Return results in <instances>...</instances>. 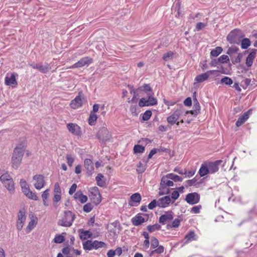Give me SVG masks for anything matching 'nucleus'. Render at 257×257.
I'll return each instance as SVG.
<instances>
[{
  "label": "nucleus",
  "mask_w": 257,
  "mask_h": 257,
  "mask_svg": "<svg viewBox=\"0 0 257 257\" xmlns=\"http://www.w3.org/2000/svg\"><path fill=\"white\" fill-rule=\"evenodd\" d=\"M0 180L10 193H13L15 192V185L13 179L7 172L0 170Z\"/></svg>",
  "instance_id": "1"
},
{
  "label": "nucleus",
  "mask_w": 257,
  "mask_h": 257,
  "mask_svg": "<svg viewBox=\"0 0 257 257\" xmlns=\"http://www.w3.org/2000/svg\"><path fill=\"white\" fill-rule=\"evenodd\" d=\"M171 202L170 197L169 196H165L159 198L157 200L156 199L153 200L149 204L148 208L151 210L157 206L161 208H166L169 205Z\"/></svg>",
  "instance_id": "2"
},
{
  "label": "nucleus",
  "mask_w": 257,
  "mask_h": 257,
  "mask_svg": "<svg viewBox=\"0 0 257 257\" xmlns=\"http://www.w3.org/2000/svg\"><path fill=\"white\" fill-rule=\"evenodd\" d=\"M75 218V215L70 211H65L61 219L58 222V224L60 226L70 227Z\"/></svg>",
  "instance_id": "3"
},
{
  "label": "nucleus",
  "mask_w": 257,
  "mask_h": 257,
  "mask_svg": "<svg viewBox=\"0 0 257 257\" xmlns=\"http://www.w3.org/2000/svg\"><path fill=\"white\" fill-rule=\"evenodd\" d=\"M243 37L244 35L241 31L234 29L229 33L227 40L231 44H237Z\"/></svg>",
  "instance_id": "4"
},
{
  "label": "nucleus",
  "mask_w": 257,
  "mask_h": 257,
  "mask_svg": "<svg viewBox=\"0 0 257 257\" xmlns=\"http://www.w3.org/2000/svg\"><path fill=\"white\" fill-rule=\"evenodd\" d=\"M219 71L217 70H209L207 72L197 75L194 79L195 82L200 83L207 80L211 75L214 77H218L219 75Z\"/></svg>",
  "instance_id": "5"
},
{
  "label": "nucleus",
  "mask_w": 257,
  "mask_h": 257,
  "mask_svg": "<svg viewBox=\"0 0 257 257\" xmlns=\"http://www.w3.org/2000/svg\"><path fill=\"white\" fill-rule=\"evenodd\" d=\"M158 240L155 237H153L151 240V247L155 249L149 252L150 256L154 255L155 253L161 254L164 251V247L162 245H159Z\"/></svg>",
  "instance_id": "6"
},
{
  "label": "nucleus",
  "mask_w": 257,
  "mask_h": 257,
  "mask_svg": "<svg viewBox=\"0 0 257 257\" xmlns=\"http://www.w3.org/2000/svg\"><path fill=\"white\" fill-rule=\"evenodd\" d=\"M184 112L183 106L181 105H179L176 109L174 112L167 118V122L171 125L176 123L179 117Z\"/></svg>",
  "instance_id": "7"
},
{
  "label": "nucleus",
  "mask_w": 257,
  "mask_h": 257,
  "mask_svg": "<svg viewBox=\"0 0 257 257\" xmlns=\"http://www.w3.org/2000/svg\"><path fill=\"white\" fill-rule=\"evenodd\" d=\"M148 95V98H142L139 102V105L140 107H143L145 106H153L157 103V100L156 98L153 97V94H150Z\"/></svg>",
  "instance_id": "8"
},
{
  "label": "nucleus",
  "mask_w": 257,
  "mask_h": 257,
  "mask_svg": "<svg viewBox=\"0 0 257 257\" xmlns=\"http://www.w3.org/2000/svg\"><path fill=\"white\" fill-rule=\"evenodd\" d=\"M67 128L73 135L79 136L81 135V128L76 123H69L66 125Z\"/></svg>",
  "instance_id": "9"
},
{
  "label": "nucleus",
  "mask_w": 257,
  "mask_h": 257,
  "mask_svg": "<svg viewBox=\"0 0 257 257\" xmlns=\"http://www.w3.org/2000/svg\"><path fill=\"white\" fill-rule=\"evenodd\" d=\"M92 63V59L88 57H85L75 63L69 67V68H80L85 66H88Z\"/></svg>",
  "instance_id": "10"
},
{
  "label": "nucleus",
  "mask_w": 257,
  "mask_h": 257,
  "mask_svg": "<svg viewBox=\"0 0 257 257\" xmlns=\"http://www.w3.org/2000/svg\"><path fill=\"white\" fill-rule=\"evenodd\" d=\"M185 200L190 205L197 204L199 202L200 195L196 192L189 193L186 195Z\"/></svg>",
  "instance_id": "11"
},
{
  "label": "nucleus",
  "mask_w": 257,
  "mask_h": 257,
  "mask_svg": "<svg viewBox=\"0 0 257 257\" xmlns=\"http://www.w3.org/2000/svg\"><path fill=\"white\" fill-rule=\"evenodd\" d=\"M35 181L34 185L36 189L41 190L45 185L44 176L42 175H36L33 177Z\"/></svg>",
  "instance_id": "12"
},
{
  "label": "nucleus",
  "mask_w": 257,
  "mask_h": 257,
  "mask_svg": "<svg viewBox=\"0 0 257 257\" xmlns=\"http://www.w3.org/2000/svg\"><path fill=\"white\" fill-rule=\"evenodd\" d=\"M24 154V147L17 146L14 150L12 159L13 161H21Z\"/></svg>",
  "instance_id": "13"
},
{
  "label": "nucleus",
  "mask_w": 257,
  "mask_h": 257,
  "mask_svg": "<svg viewBox=\"0 0 257 257\" xmlns=\"http://www.w3.org/2000/svg\"><path fill=\"white\" fill-rule=\"evenodd\" d=\"M26 219V217L25 212L21 210L20 211L18 214V219L17 221V228L18 230H22Z\"/></svg>",
  "instance_id": "14"
},
{
  "label": "nucleus",
  "mask_w": 257,
  "mask_h": 257,
  "mask_svg": "<svg viewBox=\"0 0 257 257\" xmlns=\"http://www.w3.org/2000/svg\"><path fill=\"white\" fill-rule=\"evenodd\" d=\"M5 84L8 86L15 87L17 85L16 76L14 73H8L5 77Z\"/></svg>",
  "instance_id": "15"
},
{
  "label": "nucleus",
  "mask_w": 257,
  "mask_h": 257,
  "mask_svg": "<svg viewBox=\"0 0 257 257\" xmlns=\"http://www.w3.org/2000/svg\"><path fill=\"white\" fill-rule=\"evenodd\" d=\"M34 69H38L42 73H45L51 69L50 65L48 63L42 64L41 63L36 64H30Z\"/></svg>",
  "instance_id": "16"
},
{
  "label": "nucleus",
  "mask_w": 257,
  "mask_h": 257,
  "mask_svg": "<svg viewBox=\"0 0 257 257\" xmlns=\"http://www.w3.org/2000/svg\"><path fill=\"white\" fill-rule=\"evenodd\" d=\"M173 219V213L172 211L166 212L159 218V222L165 224Z\"/></svg>",
  "instance_id": "17"
},
{
  "label": "nucleus",
  "mask_w": 257,
  "mask_h": 257,
  "mask_svg": "<svg viewBox=\"0 0 257 257\" xmlns=\"http://www.w3.org/2000/svg\"><path fill=\"white\" fill-rule=\"evenodd\" d=\"M98 137L102 142H105L110 138V134L108 130L106 127H102L98 132Z\"/></svg>",
  "instance_id": "18"
},
{
  "label": "nucleus",
  "mask_w": 257,
  "mask_h": 257,
  "mask_svg": "<svg viewBox=\"0 0 257 257\" xmlns=\"http://www.w3.org/2000/svg\"><path fill=\"white\" fill-rule=\"evenodd\" d=\"M83 101L80 95H78L71 101L70 106L73 109H77L81 107Z\"/></svg>",
  "instance_id": "19"
},
{
  "label": "nucleus",
  "mask_w": 257,
  "mask_h": 257,
  "mask_svg": "<svg viewBox=\"0 0 257 257\" xmlns=\"http://www.w3.org/2000/svg\"><path fill=\"white\" fill-rule=\"evenodd\" d=\"M251 113V110H248L240 116L236 122V125L237 127L241 126L249 118V115Z\"/></svg>",
  "instance_id": "20"
},
{
  "label": "nucleus",
  "mask_w": 257,
  "mask_h": 257,
  "mask_svg": "<svg viewBox=\"0 0 257 257\" xmlns=\"http://www.w3.org/2000/svg\"><path fill=\"white\" fill-rule=\"evenodd\" d=\"M256 50L252 49L251 52L248 54L245 60V64L247 67L252 66L253 60L256 57Z\"/></svg>",
  "instance_id": "21"
},
{
  "label": "nucleus",
  "mask_w": 257,
  "mask_h": 257,
  "mask_svg": "<svg viewBox=\"0 0 257 257\" xmlns=\"http://www.w3.org/2000/svg\"><path fill=\"white\" fill-rule=\"evenodd\" d=\"M211 171L210 163H204L202 165L199 170V174L202 177L207 175L208 173H211Z\"/></svg>",
  "instance_id": "22"
},
{
  "label": "nucleus",
  "mask_w": 257,
  "mask_h": 257,
  "mask_svg": "<svg viewBox=\"0 0 257 257\" xmlns=\"http://www.w3.org/2000/svg\"><path fill=\"white\" fill-rule=\"evenodd\" d=\"M185 243H188L192 241L197 240L196 235L193 231H189L185 236Z\"/></svg>",
  "instance_id": "23"
},
{
  "label": "nucleus",
  "mask_w": 257,
  "mask_h": 257,
  "mask_svg": "<svg viewBox=\"0 0 257 257\" xmlns=\"http://www.w3.org/2000/svg\"><path fill=\"white\" fill-rule=\"evenodd\" d=\"M141 200V196L140 194L138 193H135L131 196L129 204L131 206H135V203H139Z\"/></svg>",
  "instance_id": "24"
},
{
  "label": "nucleus",
  "mask_w": 257,
  "mask_h": 257,
  "mask_svg": "<svg viewBox=\"0 0 257 257\" xmlns=\"http://www.w3.org/2000/svg\"><path fill=\"white\" fill-rule=\"evenodd\" d=\"M146 221V219L140 215H137L132 219L133 224L135 226H138Z\"/></svg>",
  "instance_id": "25"
},
{
  "label": "nucleus",
  "mask_w": 257,
  "mask_h": 257,
  "mask_svg": "<svg viewBox=\"0 0 257 257\" xmlns=\"http://www.w3.org/2000/svg\"><path fill=\"white\" fill-rule=\"evenodd\" d=\"M200 110V106L199 102L196 99V102L193 105V109L190 111H186L185 112L186 114L188 113H190L192 115H197L199 112Z\"/></svg>",
  "instance_id": "26"
},
{
  "label": "nucleus",
  "mask_w": 257,
  "mask_h": 257,
  "mask_svg": "<svg viewBox=\"0 0 257 257\" xmlns=\"http://www.w3.org/2000/svg\"><path fill=\"white\" fill-rule=\"evenodd\" d=\"M170 178L168 177V174L165 176H163L162 178L161 182V185H162V186H167V187H170L173 186V182L172 181H171L170 180Z\"/></svg>",
  "instance_id": "27"
},
{
  "label": "nucleus",
  "mask_w": 257,
  "mask_h": 257,
  "mask_svg": "<svg viewBox=\"0 0 257 257\" xmlns=\"http://www.w3.org/2000/svg\"><path fill=\"white\" fill-rule=\"evenodd\" d=\"M95 180L98 186L100 187H104L105 186L106 183L104 177L102 174H98L95 178Z\"/></svg>",
  "instance_id": "28"
},
{
  "label": "nucleus",
  "mask_w": 257,
  "mask_h": 257,
  "mask_svg": "<svg viewBox=\"0 0 257 257\" xmlns=\"http://www.w3.org/2000/svg\"><path fill=\"white\" fill-rule=\"evenodd\" d=\"M37 223V219L36 218H33L31 219V220L29 222L28 226L26 228V231L27 233L30 232L34 228L36 225Z\"/></svg>",
  "instance_id": "29"
},
{
  "label": "nucleus",
  "mask_w": 257,
  "mask_h": 257,
  "mask_svg": "<svg viewBox=\"0 0 257 257\" xmlns=\"http://www.w3.org/2000/svg\"><path fill=\"white\" fill-rule=\"evenodd\" d=\"M146 162H139L137 165V171L138 173L144 172L146 168Z\"/></svg>",
  "instance_id": "30"
},
{
  "label": "nucleus",
  "mask_w": 257,
  "mask_h": 257,
  "mask_svg": "<svg viewBox=\"0 0 257 257\" xmlns=\"http://www.w3.org/2000/svg\"><path fill=\"white\" fill-rule=\"evenodd\" d=\"M20 184L22 188V191L24 194L27 192L30 188L28 184L24 179H21L20 182Z\"/></svg>",
  "instance_id": "31"
},
{
  "label": "nucleus",
  "mask_w": 257,
  "mask_h": 257,
  "mask_svg": "<svg viewBox=\"0 0 257 257\" xmlns=\"http://www.w3.org/2000/svg\"><path fill=\"white\" fill-rule=\"evenodd\" d=\"M220 162H209L210 163L211 173H213L218 170V166Z\"/></svg>",
  "instance_id": "32"
},
{
  "label": "nucleus",
  "mask_w": 257,
  "mask_h": 257,
  "mask_svg": "<svg viewBox=\"0 0 257 257\" xmlns=\"http://www.w3.org/2000/svg\"><path fill=\"white\" fill-rule=\"evenodd\" d=\"M240 41H241V47L243 49L247 48L250 45V41L248 38L241 39Z\"/></svg>",
  "instance_id": "33"
},
{
  "label": "nucleus",
  "mask_w": 257,
  "mask_h": 257,
  "mask_svg": "<svg viewBox=\"0 0 257 257\" xmlns=\"http://www.w3.org/2000/svg\"><path fill=\"white\" fill-rule=\"evenodd\" d=\"M97 119V116L96 114L91 112L90 114L89 117L88 119L89 124L91 125H94Z\"/></svg>",
  "instance_id": "34"
},
{
  "label": "nucleus",
  "mask_w": 257,
  "mask_h": 257,
  "mask_svg": "<svg viewBox=\"0 0 257 257\" xmlns=\"http://www.w3.org/2000/svg\"><path fill=\"white\" fill-rule=\"evenodd\" d=\"M28 198L34 200H37L38 199V197H37L36 193L32 192L30 189H29L26 193L24 194Z\"/></svg>",
  "instance_id": "35"
},
{
  "label": "nucleus",
  "mask_w": 257,
  "mask_h": 257,
  "mask_svg": "<svg viewBox=\"0 0 257 257\" xmlns=\"http://www.w3.org/2000/svg\"><path fill=\"white\" fill-rule=\"evenodd\" d=\"M75 197L76 198H79L80 202L82 203H85L88 199L86 195L78 193H76L75 194Z\"/></svg>",
  "instance_id": "36"
},
{
  "label": "nucleus",
  "mask_w": 257,
  "mask_h": 257,
  "mask_svg": "<svg viewBox=\"0 0 257 257\" xmlns=\"http://www.w3.org/2000/svg\"><path fill=\"white\" fill-rule=\"evenodd\" d=\"M222 50L221 47H217L211 51L210 55L213 57H217L222 52Z\"/></svg>",
  "instance_id": "37"
},
{
  "label": "nucleus",
  "mask_w": 257,
  "mask_h": 257,
  "mask_svg": "<svg viewBox=\"0 0 257 257\" xmlns=\"http://www.w3.org/2000/svg\"><path fill=\"white\" fill-rule=\"evenodd\" d=\"M133 150L135 154L143 153L145 151V147L140 145H136Z\"/></svg>",
  "instance_id": "38"
},
{
  "label": "nucleus",
  "mask_w": 257,
  "mask_h": 257,
  "mask_svg": "<svg viewBox=\"0 0 257 257\" xmlns=\"http://www.w3.org/2000/svg\"><path fill=\"white\" fill-rule=\"evenodd\" d=\"M91 193H93L94 195L97 197V203H99L100 202L101 200L100 199V194L98 191V189L96 187L91 188L90 189Z\"/></svg>",
  "instance_id": "39"
},
{
  "label": "nucleus",
  "mask_w": 257,
  "mask_h": 257,
  "mask_svg": "<svg viewBox=\"0 0 257 257\" xmlns=\"http://www.w3.org/2000/svg\"><path fill=\"white\" fill-rule=\"evenodd\" d=\"M92 235L91 233L88 230L82 231L81 232L80 235V237L81 239L85 240L88 238H90Z\"/></svg>",
  "instance_id": "40"
},
{
  "label": "nucleus",
  "mask_w": 257,
  "mask_h": 257,
  "mask_svg": "<svg viewBox=\"0 0 257 257\" xmlns=\"http://www.w3.org/2000/svg\"><path fill=\"white\" fill-rule=\"evenodd\" d=\"M85 167L91 174L94 171L93 162H85Z\"/></svg>",
  "instance_id": "41"
},
{
  "label": "nucleus",
  "mask_w": 257,
  "mask_h": 257,
  "mask_svg": "<svg viewBox=\"0 0 257 257\" xmlns=\"http://www.w3.org/2000/svg\"><path fill=\"white\" fill-rule=\"evenodd\" d=\"M140 89L147 93V95L153 94L152 89L149 84H144L141 87Z\"/></svg>",
  "instance_id": "42"
},
{
  "label": "nucleus",
  "mask_w": 257,
  "mask_h": 257,
  "mask_svg": "<svg viewBox=\"0 0 257 257\" xmlns=\"http://www.w3.org/2000/svg\"><path fill=\"white\" fill-rule=\"evenodd\" d=\"M180 224V220L176 218L172 223L171 224H168L167 227L168 229L171 228H177L178 227Z\"/></svg>",
  "instance_id": "43"
},
{
  "label": "nucleus",
  "mask_w": 257,
  "mask_h": 257,
  "mask_svg": "<svg viewBox=\"0 0 257 257\" xmlns=\"http://www.w3.org/2000/svg\"><path fill=\"white\" fill-rule=\"evenodd\" d=\"M220 83L221 84L230 85L233 83V81L230 78L227 76H224L221 79Z\"/></svg>",
  "instance_id": "44"
},
{
  "label": "nucleus",
  "mask_w": 257,
  "mask_h": 257,
  "mask_svg": "<svg viewBox=\"0 0 257 257\" xmlns=\"http://www.w3.org/2000/svg\"><path fill=\"white\" fill-rule=\"evenodd\" d=\"M168 177L170 178V179L174 180L175 182H181L182 181V178L173 173L168 174Z\"/></svg>",
  "instance_id": "45"
},
{
  "label": "nucleus",
  "mask_w": 257,
  "mask_h": 257,
  "mask_svg": "<svg viewBox=\"0 0 257 257\" xmlns=\"http://www.w3.org/2000/svg\"><path fill=\"white\" fill-rule=\"evenodd\" d=\"M168 187L167 186H162L160 184V187L159 188V194L160 195H164V194H167L169 192V189L168 188Z\"/></svg>",
  "instance_id": "46"
},
{
  "label": "nucleus",
  "mask_w": 257,
  "mask_h": 257,
  "mask_svg": "<svg viewBox=\"0 0 257 257\" xmlns=\"http://www.w3.org/2000/svg\"><path fill=\"white\" fill-rule=\"evenodd\" d=\"M92 241L87 240L83 243V248L85 250H91L93 248Z\"/></svg>",
  "instance_id": "47"
},
{
  "label": "nucleus",
  "mask_w": 257,
  "mask_h": 257,
  "mask_svg": "<svg viewBox=\"0 0 257 257\" xmlns=\"http://www.w3.org/2000/svg\"><path fill=\"white\" fill-rule=\"evenodd\" d=\"M152 113L151 110H147L143 114L142 119L144 121L148 120L152 116Z\"/></svg>",
  "instance_id": "48"
},
{
  "label": "nucleus",
  "mask_w": 257,
  "mask_h": 257,
  "mask_svg": "<svg viewBox=\"0 0 257 257\" xmlns=\"http://www.w3.org/2000/svg\"><path fill=\"white\" fill-rule=\"evenodd\" d=\"M160 226L158 224L149 225L147 227L148 230L151 232H154L157 230H159L160 229Z\"/></svg>",
  "instance_id": "49"
},
{
  "label": "nucleus",
  "mask_w": 257,
  "mask_h": 257,
  "mask_svg": "<svg viewBox=\"0 0 257 257\" xmlns=\"http://www.w3.org/2000/svg\"><path fill=\"white\" fill-rule=\"evenodd\" d=\"M92 246H93V248L97 249L99 247H101L104 244V242L102 241H98L97 240H95L92 241Z\"/></svg>",
  "instance_id": "50"
},
{
  "label": "nucleus",
  "mask_w": 257,
  "mask_h": 257,
  "mask_svg": "<svg viewBox=\"0 0 257 257\" xmlns=\"http://www.w3.org/2000/svg\"><path fill=\"white\" fill-rule=\"evenodd\" d=\"M173 56V53L171 51L165 53L163 57V59L167 61L172 59Z\"/></svg>",
  "instance_id": "51"
},
{
  "label": "nucleus",
  "mask_w": 257,
  "mask_h": 257,
  "mask_svg": "<svg viewBox=\"0 0 257 257\" xmlns=\"http://www.w3.org/2000/svg\"><path fill=\"white\" fill-rule=\"evenodd\" d=\"M229 61V57L226 55H222L218 58V61L222 63H227Z\"/></svg>",
  "instance_id": "52"
},
{
  "label": "nucleus",
  "mask_w": 257,
  "mask_h": 257,
  "mask_svg": "<svg viewBox=\"0 0 257 257\" xmlns=\"http://www.w3.org/2000/svg\"><path fill=\"white\" fill-rule=\"evenodd\" d=\"M64 241V237L63 236H62L61 235H56L54 239V241L55 243H62Z\"/></svg>",
  "instance_id": "53"
},
{
  "label": "nucleus",
  "mask_w": 257,
  "mask_h": 257,
  "mask_svg": "<svg viewBox=\"0 0 257 257\" xmlns=\"http://www.w3.org/2000/svg\"><path fill=\"white\" fill-rule=\"evenodd\" d=\"M92 208L93 205L90 203L86 204L83 206V210L86 212H90L92 210Z\"/></svg>",
  "instance_id": "54"
},
{
  "label": "nucleus",
  "mask_w": 257,
  "mask_h": 257,
  "mask_svg": "<svg viewBox=\"0 0 257 257\" xmlns=\"http://www.w3.org/2000/svg\"><path fill=\"white\" fill-rule=\"evenodd\" d=\"M195 172L193 171H187L186 170H181V172H179V174H185L188 177H191L194 175Z\"/></svg>",
  "instance_id": "55"
},
{
  "label": "nucleus",
  "mask_w": 257,
  "mask_h": 257,
  "mask_svg": "<svg viewBox=\"0 0 257 257\" xmlns=\"http://www.w3.org/2000/svg\"><path fill=\"white\" fill-rule=\"evenodd\" d=\"M179 196V193L177 191H174L171 194V198L173 199L172 203L176 200Z\"/></svg>",
  "instance_id": "56"
},
{
  "label": "nucleus",
  "mask_w": 257,
  "mask_h": 257,
  "mask_svg": "<svg viewBox=\"0 0 257 257\" xmlns=\"http://www.w3.org/2000/svg\"><path fill=\"white\" fill-rule=\"evenodd\" d=\"M54 193L61 194V189L58 183H55L54 189Z\"/></svg>",
  "instance_id": "57"
},
{
  "label": "nucleus",
  "mask_w": 257,
  "mask_h": 257,
  "mask_svg": "<svg viewBox=\"0 0 257 257\" xmlns=\"http://www.w3.org/2000/svg\"><path fill=\"white\" fill-rule=\"evenodd\" d=\"M49 189H46L45 190L42 194V198L43 200L47 199L49 196Z\"/></svg>",
  "instance_id": "58"
},
{
  "label": "nucleus",
  "mask_w": 257,
  "mask_h": 257,
  "mask_svg": "<svg viewBox=\"0 0 257 257\" xmlns=\"http://www.w3.org/2000/svg\"><path fill=\"white\" fill-rule=\"evenodd\" d=\"M160 151V150L157 149H152V150L150 151V153H149V155H148V159H151V158H152V157H153V156L155 154H156L158 151Z\"/></svg>",
  "instance_id": "59"
},
{
  "label": "nucleus",
  "mask_w": 257,
  "mask_h": 257,
  "mask_svg": "<svg viewBox=\"0 0 257 257\" xmlns=\"http://www.w3.org/2000/svg\"><path fill=\"white\" fill-rule=\"evenodd\" d=\"M76 187H77L76 184H73L69 189V194H70V195L73 194L75 192Z\"/></svg>",
  "instance_id": "60"
},
{
  "label": "nucleus",
  "mask_w": 257,
  "mask_h": 257,
  "mask_svg": "<svg viewBox=\"0 0 257 257\" xmlns=\"http://www.w3.org/2000/svg\"><path fill=\"white\" fill-rule=\"evenodd\" d=\"M184 104L185 105L187 106H190L192 104V100L190 97L187 98L184 101Z\"/></svg>",
  "instance_id": "61"
},
{
  "label": "nucleus",
  "mask_w": 257,
  "mask_h": 257,
  "mask_svg": "<svg viewBox=\"0 0 257 257\" xmlns=\"http://www.w3.org/2000/svg\"><path fill=\"white\" fill-rule=\"evenodd\" d=\"M200 206H194L191 209V212L196 214L200 212Z\"/></svg>",
  "instance_id": "62"
},
{
  "label": "nucleus",
  "mask_w": 257,
  "mask_h": 257,
  "mask_svg": "<svg viewBox=\"0 0 257 257\" xmlns=\"http://www.w3.org/2000/svg\"><path fill=\"white\" fill-rule=\"evenodd\" d=\"M61 194H58V193H54V198H53V200H54V201L55 202H59L60 199H61Z\"/></svg>",
  "instance_id": "63"
},
{
  "label": "nucleus",
  "mask_w": 257,
  "mask_h": 257,
  "mask_svg": "<svg viewBox=\"0 0 257 257\" xmlns=\"http://www.w3.org/2000/svg\"><path fill=\"white\" fill-rule=\"evenodd\" d=\"M115 255L114 250L112 249L109 250L107 253L108 257H114Z\"/></svg>",
  "instance_id": "64"
}]
</instances>
